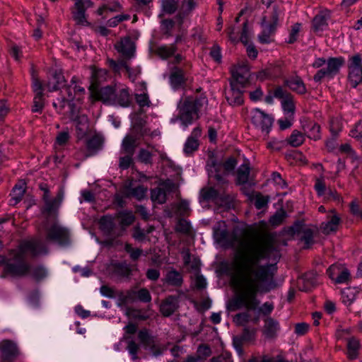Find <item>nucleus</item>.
I'll return each mask as SVG.
<instances>
[{"label": "nucleus", "mask_w": 362, "mask_h": 362, "mask_svg": "<svg viewBox=\"0 0 362 362\" xmlns=\"http://www.w3.org/2000/svg\"><path fill=\"white\" fill-rule=\"evenodd\" d=\"M350 136L354 138L362 147V121L357 122L350 132Z\"/></svg>", "instance_id": "47"}, {"label": "nucleus", "mask_w": 362, "mask_h": 362, "mask_svg": "<svg viewBox=\"0 0 362 362\" xmlns=\"http://www.w3.org/2000/svg\"><path fill=\"white\" fill-rule=\"evenodd\" d=\"M302 233L303 234L300 239L306 245L305 247H309L313 243V232L310 228H306L303 230Z\"/></svg>", "instance_id": "58"}, {"label": "nucleus", "mask_w": 362, "mask_h": 362, "mask_svg": "<svg viewBox=\"0 0 362 362\" xmlns=\"http://www.w3.org/2000/svg\"><path fill=\"white\" fill-rule=\"evenodd\" d=\"M206 102L204 98L186 97L178 104V118L185 127L199 119V112Z\"/></svg>", "instance_id": "2"}, {"label": "nucleus", "mask_w": 362, "mask_h": 362, "mask_svg": "<svg viewBox=\"0 0 362 362\" xmlns=\"http://www.w3.org/2000/svg\"><path fill=\"white\" fill-rule=\"evenodd\" d=\"M114 103L112 105H119L122 107H128L130 105V95L128 89L122 88L118 92L115 93Z\"/></svg>", "instance_id": "28"}, {"label": "nucleus", "mask_w": 362, "mask_h": 362, "mask_svg": "<svg viewBox=\"0 0 362 362\" xmlns=\"http://www.w3.org/2000/svg\"><path fill=\"white\" fill-rule=\"evenodd\" d=\"M124 250L129 255L132 261H137L143 253V250L139 248H134L131 244L126 243Z\"/></svg>", "instance_id": "49"}, {"label": "nucleus", "mask_w": 362, "mask_h": 362, "mask_svg": "<svg viewBox=\"0 0 362 362\" xmlns=\"http://www.w3.org/2000/svg\"><path fill=\"white\" fill-rule=\"evenodd\" d=\"M284 86L288 87L292 91L298 94L306 93L307 88L302 78L298 76H291L284 81Z\"/></svg>", "instance_id": "20"}, {"label": "nucleus", "mask_w": 362, "mask_h": 362, "mask_svg": "<svg viewBox=\"0 0 362 362\" xmlns=\"http://www.w3.org/2000/svg\"><path fill=\"white\" fill-rule=\"evenodd\" d=\"M343 63L344 59L342 58H329L327 61V66L325 68L328 74V77L332 78L337 74Z\"/></svg>", "instance_id": "29"}, {"label": "nucleus", "mask_w": 362, "mask_h": 362, "mask_svg": "<svg viewBox=\"0 0 362 362\" xmlns=\"http://www.w3.org/2000/svg\"><path fill=\"white\" fill-rule=\"evenodd\" d=\"M215 238L224 247L235 250L227 269L235 289L228 308L231 311L241 308L255 310L259 305L257 293H267L276 287L275 264L259 265L262 259L280 257L273 237L266 234L252 238L248 229L236 228L230 233L227 230H218Z\"/></svg>", "instance_id": "1"}, {"label": "nucleus", "mask_w": 362, "mask_h": 362, "mask_svg": "<svg viewBox=\"0 0 362 362\" xmlns=\"http://www.w3.org/2000/svg\"><path fill=\"white\" fill-rule=\"evenodd\" d=\"M30 272H31V276L36 281L42 280L47 275L45 269L42 266H37L36 267H34L33 269H30Z\"/></svg>", "instance_id": "54"}, {"label": "nucleus", "mask_w": 362, "mask_h": 362, "mask_svg": "<svg viewBox=\"0 0 362 362\" xmlns=\"http://www.w3.org/2000/svg\"><path fill=\"white\" fill-rule=\"evenodd\" d=\"M285 217L286 213L284 211H277L270 218L269 223L272 226H279L283 222Z\"/></svg>", "instance_id": "59"}, {"label": "nucleus", "mask_w": 362, "mask_h": 362, "mask_svg": "<svg viewBox=\"0 0 362 362\" xmlns=\"http://www.w3.org/2000/svg\"><path fill=\"white\" fill-rule=\"evenodd\" d=\"M46 239L59 245H66L70 240L69 232L66 228L55 223L47 228Z\"/></svg>", "instance_id": "8"}, {"label": "nucleus", "mask_w": 362, "mask_h": 362, "mask_svg": "<svg viewBox=\"0 0 362 362\" xmlns=\"http://www.w3.org/2000/svg\"><path fill=\"white\" fill-rule=\"evenodd\" d=\"M230 88L226 93L228 103L233 106L241 105L243 102V88L235 86V83L230 85Z\"/></svg>", "instance_id": "16"}, {"label": "nucleus", "mask_w": 362, "mask_h": 362, "mask_svg": "<svg viewBox=\"0 0 362 362\" xmlns=\"http://www.w3.org/2000/svg\"><path fill=\"white\" fill-rule=\"evenodd\" d=\"M146 233L144 230L141 229L139 226L134 227L132 237L137 241L142 242L146 238Z\"/></svg>", "instance_id": "64"}, {"label": "nucleus", "mask_w": 362, "mask_h": 362, "mask_svg": "<svg viewBox=\"0 0 362 362\" xmlns=\"http://www.w3.org/2000/svg\"><path fill=\"white\" fill-rule=\"evenodd\" d=\"M147 187L139 185L135 187H125L122 191V194L124 197H134L140 201L145 197Z\"/></svg>", "instance_id": "22"}, {"label": "nucleus", "mask_w": 362, "mask_h": 362, "mask_svg": "<svg viewBox=\"0 0 362 362\" xmlns=\"http://www.w3.org/2000/svg\"><path fill=\"white\" fill-rule=\"evenodd\" d=\"M170 82L174 88H178L187 81L185 71L182 69L174 66L171 69Z\"/></svg>", "instance_id": "21"}, {"label": "nucleus", "mask_w": 362, "mask_h": 362, "mask_svg": "<svg viewBox=\"0 0 362 362\" xmlns=\"http://www.w3.org/2000/svg\"><path fill=\"white\" fill-rule=\"evenodd\" d=\"M137 140L138 139L136 136L130 134L127 135L124 138L122 147L127 154L134 155L135 149L138 146Z\"/></svg>", "instance_id": "27"}, {"label": "nucleus", "mask_w": 362, "mask_h": 362, "mask_svg": "<svg viewBox=\"0 0 362 362\" xmlns=\"http://www.w3.org/2000/svg\"><path fill=\"white\" fill-rule=\"evenodd\" d=\"M197 354H199L198 357L207 358L211 354V349L210 346L205 344H202L198 346Z\"/></svg>", "instance_id": "63"}, {"label": "nucleus", "mask_w": 362, "mask_h": 362, "mask_svg": "<svg viewBox=\"0 0 362 362\" xmlns=\"http://www.w3.org/2000/svg\"><path fill=\"white\" fill-rule=\"evenodd\" d=\"M274 24H269L263 30L261 35H259V40L261 43H269L270 42V36L273 35L276 30Z\"/></svg>", "instance_id": "45"}, {"label": "nucleus", "mask_w": 362, "mask_h": 362, "mask_svg": "<svg viewBox=\"0 0 362 362\" xmlns=\"http://www.w3.org/2000/svg\"><path fill=\"white\" fill-rule=\"evenodd\" d=\"M110 270L113 276L120 279H129L132 275V269L126 262H115L110 264Z\"/></svg>", "instance_id": "15"}, {"label": "nucleus", "mask_w": 362, "mask_h": 362, "mask_svg": "<svg viewBox=\"0 0 362 362\" xmlns=\"http://www.w3.org/2000/svg\"><path fill=\"white\" fill-rule=\"evenodd\" d=\"M21 354L17 344L10 339L0 341V358L1 362H14Z\"/></svg>", "instance_id": "9"}, {"label": "nucleus", "mask_w": 362, "mask_h": 362, "mask_svg": "<svg viewBox=\"0 0 362 362\" xmlns=\"http://www.w3.org/2000/svg\"><path fill=\"white\" fill-rule=\"evenodd\" d=\"M179 297L173 295L168 296L161 303L160 312L164 317L172 315L179 308Z\"/></svg>", "instance_id": "14"}, {"label": "nucleus", "mask_w": 362, "mask_h": 362, "mask_svg": "<svg viewBox=\"0 0 362 362\" xmlns=\"http://www.w3.org/2000/svg\"><path fill=\"white\" fill-rule=\"evenodd\" d=\"M116 217L119 219V224L122 228L132 225L135 221V216L132 211H123L117 214Z\"/></svg>", "instance_id": "31"}, {"label": "nucleus", "mask_w": 362, "mask_h": 362, "mask_svg": "<svg viewBox=\"0 0 362 362\" xmlns=\"http://www.w3.org/2000/svg\"><path fill=\"white\" fill-rule=\"evenodd\" d=\"M180 3L178 0H162V11L168 15H172L179 10Z\"/></svg>", "instance_id": "36"}, {"label": "nucleus", "mask_w": 362, "mask_h": 362, "mask_svg": "<svg viewBox=\"0 0 362 362\" xmlns=\"http://www.w3.org/2000/svg\"><path fill=\"white\" fill-rule=\"evenodd\" d=\"M163 284L175 288H180L183 284V276L182 273L175 270L174 268H170L163 279Z\"/></svg>", "instance_id": "17"}, {"label": "nucleus", "mask_w": 362, "mask_h": 362, "mask_svg": "<svg viewBox=\"0 0 362 362\" xmlns=\"http://www.w3.org/2000/svg\"><path fill=\"white\" fill-rule=\"evenodd\" d=\"M138 338L144 348H149L155 342L153 337L149 334L146 329H141L138 333Z\"/></svg>", "instance_id": "41"}, {"label": "nucleus", "mask_w": 362, "mask_h": 362, "mask_svg": "<svg viewBox=\"0 0 362 362\" xmlns=\"http://www.w3.org/2000/svg\"><path fill=\"white\" fill-rule=\"evenodd\" d=\"M199 145V144L197 139L188 138L185 144L184 152L187 155H191L198 149Z\"/></svg>", "instance_id": "48"}, {"label": "nucleus", "mask_w": 362, "mask_h": 362, "mask_svg": "<svg viewBox=\"0 0 362 362\" xmlns=\"http://www.w3.org/2000/svg\"><path fill=\"white\" fill-rule=\"evenodd\" d=\"M16 253L21 254L24 258L27 254H30L32 257H35L41 254H47V249L40 240L32 238L21 241L18 245V251Z\"/></svg>", "instance_id": "5"}, {"label": "nucleus", "mask_w": 362, "mask_h": 362, "mask_svg": "<svg viewBox=\"0 0 362 362\" xmlns=\"http://www.w3.org/2000/svg\"><path fill=\"white\" fill-rule=\"evenodd\" d=\"M360 347L359 341L355 337L349 338L347 340V356L354 360L358 356V351Z\"/></svg>", "instance_id": "34"}, {"label": "nucleus", "mask_w": 362, "mask_h": 362, "mask_svg": "<svg viewBox=\"0 0 362 362\" xmlns=\"http://www.w3.org/2000/svg\"><path fill=\"white\" fill-rule=\"evenodd\" d=\"M76 127V129L81 134H85L89 128V121L87 115L82 114L76 115L73 120Z\"/></svg>", "instance_id": "35"}, {"label": "nucleus", "mask_w": 362, "mask_h": 362, "mask_svg": "<svg viewBox=\"0 0 362 362\" xmlns=\"http://www.w3.org/2000/svg\"><path fill=\"white\" fill-rule=\"evenodd\" d=\"M303 129L308 138L315 141L320 139V126L318 124L310 122L303 127Z\"/></svg>", "instance_id": "33"}, {"label": "nucleus", "mask_w": 362, "mask_h": 362, "mask_svg": "<svg viewBox=\"0 0 362 362\" xmlns=\"http://www.w3.org/2000/svg\"><path fill=\"white\" fill-rule=\"evenodd\" d=\"M315 189L319 196L325 194L326 186L324 182V176L322 175L320 177L316 179Z\"/></svg>", "instance_id": "62"}, {"label": "nucleus", "mask_w": 362, "mask_h": 362, "mask_svg": "<svg viewBox=\"0 0 362 362\" xmlns=\"http://www.w3.org/2000/svg\"><path fill=\"white\" fill-rule=\"evenodd\" d=\"M196 6L197 3L195 0H183L179 7L176 18L182 23L183 19L191 13V12L195 8Z\"/></svg>", "instance_id": "25"}, {"label": "nucleus", "mask_w": 362, "mask_h": 362, "mask_svg": "<svg viewBox=\"0 0 362 362\" xmlns=\"http://www.w3.org/2000/svg\"><path fill=\"white\" fill-rule=\"evenodd\" d=\"M304 141L303 134L298 130H294L287 139L288 143L293 147L300 146Z\"/></svg>", "instance_id": "42"}, {"label": "nucleus", "mask_w": 362, "mask_h": 362, "mask_svg": "<svg viewBox=\"0 0 362 362\" xmlns=\"http://www.w3.org/2000/svg\"><path fill=\"white\" fill-rule=\"evenodd\" d=\"M340 222V218L336 214L331 216L327 223H323L321 226L322 231L324 234H329L332 232L337 231Z\"/></svg>", "instance_id": "32"}, {"label": "nucleus", "mask_w": 362, "mask_h": 362, "mask_svg": "<svg viewBox=\"0 0 362 362\" xmlns=\"http://www.w3.org/2000/svg\"><path fill=\"white\" fill-rule=\"evenodd\" d=\"M284 11V8L282 7H280L278 5H274L272 7V10L271 12V15L269 17V24H274V26L276 28L279 21V16L280 14H281Z\"/></svg>", "instance_id": "52"}, {"label": "nucleus", "mask_w": 362, "mask_h": 362, "mask_svg": "<svg viewBox=\"0 0 362 362\" xmlns=\"http://www.w3.org/2000/svg\"><path fill=\"white\" fill-rule=\"evenodd\" d=\"M66 80L61 69H56L52 73L50 78L46 84L49 91L57 90L65 86Z\"/></svg>", "instance_id": "18"}, {"label": "nucleus", "mask_w": 362, "mask_h": 362, "mask_svg": "<svg viewBox=\"0 0 362 362\" xmlns=\"http://www.w3.org/2000/svg\"><path fill=\"white\" fill-rule=\"evenodd\" d=\"M62 199L63 193L62 192H59L57 197L54 199L49 200L47 199L45 200V206L44 213L49 216L55 214L62 203Z\"/></svg>", "instance_id": "26"}, {"label": "nucleus", "mask_w": 362, "mask_h": 362, "mask_svg": "<svg viewBox=\"0 0 362 362\" xmlns=\"http://www.w3.org/2000/svg\"><path fill=\"white\" fill-rule=\"evenodd\" d=\"M100 228L105 233L110 234L114 228L115 223L111 216H104L99 221Z\"/></svg>", "instance_id": "37"}, {"label": "nucleus", "mask_w": 362, "mask_h": 362, "mask_svg": "<svg viewBox=\"0 0 362 362\" xmlns=\"http://www.w3.org/2000/svg\"><path fill=\"white\" fill-rule=\"evenodd\" d=\"M218 193L217 190L213 187L203 189L201 192V196L203 199L206 201L214 200L218 197Z\"/></svg>", "instance_id": "53"}, {"label": "nucleus", "mask_w": 362, "mask_h": 362, "mask_svg": "<svg viewBox=\"0 0 362 362\" xmlns=\"http://www.w3.org/2000/svg\"><path fill=\"white\" fill-rule=\"evenodd\" d=\"M175 21L172 19H165L161 22V30L167 37L172 35V30L175 26Z\"/></svg>", "instance_id": "51"}, {"label": "nucleus", "mask_w": 362, "mask_h": 362, "mask_svg": "<svg viewBox=\"0 0 362 362\" xmlns=\"http://www.w3.org/2000/svg\"><path fill=\"white\" fill-rule=\"evenodd\" d=\"M138 159L140 162L145 164L152 163V154L148 151L141 148L138 154Z\"/></svg>", "instance_id": "55"}, {"label": "nucleus", "mask_w": 362, "mask_h": 362, "mask_svg": "<svg viewBox=\"0 0 362 362\" xmlns=\"http://www.w3.org/2000/svg\"><path fill=\"white\" fill-rule=\"evenodd\" d=\"M281 105L284 112L293 115L296 107L294 98L292 95H287V97L281 101Z\"/></svg>", "instance_id": "46"}, {"label": "nucleus", "mask_w": 362, "mask_h": 362, "mask_svg": "<svg viewBox=\"0 0 362 362\" xmlns=\"http://www.w3.org/2000/svg\"><path fill=\"white\" fill-rule=\"evenodd\" d=\"M252 122L257 128L267 135L272 127L273 119L259 109H255L252 116Z\"/></svg>", "instance_id": "13"}, {"label": "nucleus", "mask_w": 362, "mask_h": 362, "mask_svg": "<svg viewBox=\"0 0 362 362\" xmlns=\"http://www.w3.org/2000/svg\"><path fill=\"white\" fill-rule=\"evenodd\" d=\"M119 298L124 304L132 303L138 300L137 291L135 289H129L125 293H121L119 295Z\"/></svg>", "instance_id": "44"}, {"label": "nucleus", "mask_w": 362, "mask_h": 362, "mask_svg": "<svg viewBox=\"0 0 362 362\" xmlns=\"http://www.w3.org/2000/svg\"><path fill=\"white\" fill-rule=\"evenodd\" d=\"M175 230L182 233L188 234L190 232V224L186 220L180 218L176 225Z\"/></svg>", "instance_id": "56"}, {"label": "nucleus", "mask_w": 362, "mask_h": 362, "mask_svg": "<svg viewBox=\"0 0 362 362\" xmlns=\"http://www.w3.org/2000/svg\"><path fill=\"white\" fill-rule=\"evenodd\" d=\"M177 50V47L175 44H171L170 45H162L158 47L155 52L162 59H168L170 57L173 56Z\"/></svg>", "instance_id": "30"}, {"label": "nucleus", "mask_w": 362, "mask_h": 362, "mask_svg": "<svg viewBox=\"0 0 362 362\" xmlns=\"http://www.w3.org/2000/svg\"><path fill=\"white\" fill-rule=\"evenodd\" d=\"M151 198L153 202L159 204H164L166 202V192L161 187H156L151 191Z\"/></svg>", "instance_id": "39"}, {"label": "nucleus", "mask_w": 362, "mask_h": 362, "mask_svg": "<svg viewBox=\"0 0 362 362\" xmlns=\"http://www.w3.org/2000/svg\"><path fill=\"white\" fill-rule=\"evenodd\" d=\"M4 266V276L23 277L30 272V265L25 262L21 254L15 252L12 258L5 259Z\"/></svg>", "instance_id": "4"}, {"label": "nucleus", "mask_w": 362, "mask_h": 362, "mask_svg": "<svg viewBox=\"0 0 362 362\" xmlns=\"http://www.w3.org/2000/svg\"><path fill=\"white\" fill-rule=\"evenodd\" d=\"M279 329V322L272 317H267L264 320L263 327V334L267 339H274L276 336V333Z\"/></svg>", "instance_id": "23"}, {"label": "nucleus", "mask_w": 362, "mask_h": 362, "mask_svg": "<svg viewBox=\"0 0 362 362\" xmlns=\"http://www.w3.org/2000/svg\"><path fill=\"white\" fill-rule=\"evenodd\" d=\"M45 106V98L43 93L37 92L33 98L32 111L33 112H42Z\"/></svg>", "instance_id": "43"}, {"label": "nucleus", "mask_w": 362, "mask_h": 362, "mask_svg": "<svg viewBox=\"0 0 362 362\" xmlns=\"http://www.w3.org/2000/svg\"><path fill=\"white\" fill-rule=\"evenodd\" d=\"M255 332L254 330H250L247 328L243 329L240 335L233 337V345L236 350L241 354L243 351L242 347L246 342L252 341L255 339Z\"/></svg>", "instance_id": "19"}, {"label": "nucleus", "mask_w": 362, "mask_h": 362, "mask_svg": "<svg viewBox=\"0 0 362 362\" xmlns=\"http://www.w3.org/2000/svg\"><path fill=\"white\" fill-rule=\"evenodd\" d=\"M250 175V166L248 163L241 165L237 171V180L238 184L243 185L247 182Z\"/></svg>", "instance_id": "38"}, {"label": "nucleus", "mask_w": 362, "mask_h": 362, "mask_svg": "<svg viewBox=\"0 0 362 362\" xmlns=\"http://www.w3.org/2000/svg\"><path fill=\"white\" fill-rule=\"evenodd\" d=\"M103 72L104 71L102 69H93L90 90L91 91L92 97L94 98L95 100H100L104 103L112 105L114 103V98H115V90L114 87L107 86L100 89L98 88L99 83L98 76L103 74Z\"/></svg>", "instance_id": "3"}, {"label": "nucleus", "mask_w": 362, "mask_h": 362, "mask_svg": "<svg viewBox=\"0 0 362 362\" xmlns=\"http://www.w3.org/2000/svg\"><path fill=\"white\" fill-rule=\"evenodd\" d=\"M329 277L335 284L348 283L351 279L349 269L342 264H332L327 270Z\"/></svg>", "instance_id": "12"}, {"label": "nucleus", "mask_w": 362, "mask_h": 362, "mask_svg": "<svg viewBox=\"0 0 362 362\" xmlns=\"http://www.w3.org/2000/svg\"><path fill=\"white\" fill-rule=\"evenodd\" d=\"M349 81L353 88H356L362 82V58L356 54L349 57L348 60Z\"/></svg>", "instance_id": "7"}, {"label": "nucleus", "mask_w": 362, "mask_h": 362, "mask_svg": "<svg viewBox=\"0 0 362 362\" xmlns=\"http://www.w3.org/2000/svg\"><path fill=\"white\" fill-rule=\"evenodd\" d=\"M114 48L119 56L117 61H130L135 56L136 47L131 37L124 36L114 45Z\"/></svg>", "instance_id": "6"}, {"label": "nucleus", "mask_w": 362, "mask_h": 362, "mask_svg": "<svg viewBox=\"0 0 362 362\" xmlns=\"http://www.w3.org/2000/svg\"><path fill=\"white\" fill-rule=\"evenodd\" d=\"M138 300L143 303H149L151 300V296L148 290L142 288L137 291Z\"/></svg>", "instance_id": "61"}, {"label": "nucleus", "mask_w": 362, "mask_h": 362, "mask_svg": "<svg viewBox=\"0 0 362 362\" xmlns=\"http://www.w3.org/2000/svg\"><path fill=\"white\" fill-rule=\"evenodd\" d=\"M129 62V61H115L110 58L107 59V64L112 72L115 74L120 75L122 69H124L126 71L128 78L132 81H134L140 74L141 69L139 66L131 67Z\"/></svg>", "instance_id": "10"}, {"label": "nucleus", "mask_w": 362, "mask_h": 362, "mask_svg": "<svg viewBox=\"0 0 362 362\" xmlns=\"http://www.w3.org/2000/svg\"><path fill=\"white\" fill-rule=\"evenodd\" d=\"M327 25V19L322 14L316 15L313 20V26L314 30L317 32L322 30L323 28Z\"/></svg>", "instance_id": "50"}, {"label": "nucleus", "mask_w": 362, "mask_h": 362, "mask_svg": "<svg viewBox=\"0 0 362 362\" xmlns=\"http://www.w3.org/2000/svg\"><path fill=\"white\" fill-rule=\"evenodd\" d=\"M250 77V72L247 65L235 66L231 69L230 85L235 83V86L244 88L249 84Z\"/></svg>", "instance_id": "11"}, {"label": "nucleus", "mask_w": 362, "mask_h": 362, "mask_svg": "<svg viewBox=\"0 0 362 362\" xmlns=\"http://www.w3.org/2000/svg\"><path fill=\"white\" fill-rule=\"evenodd\" d=\"M301 25L300 23H295L291 29L289 39L288 40V43L293 44L296 42L298 36V33L300 30Z\"/></svg>", "instance_id": "60"}, {"label": "nucleus", "mask_w": 362, "mask_h": 362, "mask_svg": "<svg viewBox=\"0 0 362 362\" xmlns=\"http://www.w3.org/2000/svg\"><path fill=\"white\" fill-rule=\"evenodd\" d=\"M127 349L132 356V358L135 361L139 358L137 356L139 346L134 340H129L127 343Z\"/></svg>", "instance_id": "57"}, {"label": "nucleus", "mask_w": 362, "mask_h": 362, "mask_svg": "<svg viewBox=\"0 0 362 362\" xmlns=\"http://www.w3.org/2000/svg\"><path fill=\"white\" fill-rule=\"evenodd\" d=\"M25 192V183L20 182L18 184H16L15 187L13 188L12 192L11 194V200L14 201V202L12 203V204H16L18 202H19L21 200Z\"/></svg>", "instance_id": "40"}, {"label": "nucleus", "mask_w": 362, "mask_h": 362, "mask_svg": "<svg viewBox=\"0 0 362 362\" xmlns=\"http://www.w3.org/2000/svg\"><path fill=\"white\" fill-rule=\"evenodd\" d=\"M104 140L99 135H94L87 140L86 147L88 153L86 157L93 156L102 149Z\"/></svg>", "instance_id": "24"}]
</instances>
